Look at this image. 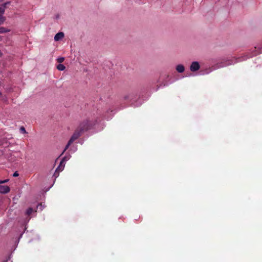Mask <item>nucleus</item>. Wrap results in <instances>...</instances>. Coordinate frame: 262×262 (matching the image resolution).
<instances>
[{
	"mask_svg": "<svg viewBox=\"0 0 262 262\" xmlns=\"http://www.w3.org/2000/svg\"><path fill=\"white\" fill-rule=\"evenodd\" d=\"M64 162H65V158H63L62 159V160L61 161L59 165L56 168L55 172L62 171L63 169V168L64 167Z\"/></svg>",
	"mask_w": 262,
	"mask_h": 262,
	"instance_id": "4",
	"label": "nucleus"
},
{
	"mask_svg": "<svg viewBox=\"0 0 262 262\" xmlns=\"http://www.w3.org/2000/svg\"><path fill=\"white\" fill-rule=\"evenodd\" d=\"M64 33L62 32H58L54 36V40L56 41L61 40L64 37Z\"/></svg>",
	"mask_w": 262,
	"mask_h": 262,
	"instance_id": "5",
	"label": "nucleus"
},
{
	"mask_svg": "<svg viewBox=\"0 0 262 262\" xmlns=\"http://www.w3.org/2000/svg\"><path fill=\"white\" fill-rule=\"evenodd\" d=\"M8 181H9L8 179H6V180H3V181L0 180V184L6 183L8 182Z\"/></svg>",
	"mask_w": 262,
	"mask_h": 262,
	"instance_id": "15",
	"label": "nucleus"
},
{
	"mask_svg": "<svg viewBox=\"0 0 262 262\" xmlns=\"http://www.w3.org/2000/svg\"><path fill=\"white\" fill-rule=\"evenodd\" d=\"M2 96V93L1 92H0V97Z\"/></svg>",
	"mask_w": 262,
	"mask_h": 262,
	"instance_id": "18",
	"label": "nucleus"
},
{
	"mask_svg": "<svg viewBox=\"0 0 262 262\" xmlns=\"http://www.w3.org/2000/svg\"><path fill=\"white\" fill-rule=\"evenodd\" d=\"M18 176H19V174H18V172H17V171H15V172L13 173V176L14 177H18Z\"/></svg>",
	"mask_w": 262,
	"mask_h": 262,
	"instance_id": "16",
	"label": "nucleus"
},
{
	"mask_svg": "<svg viewBox=\"0 0 262 262\" xmlns=\"http://www.w3.org/2000/svg\"><path fill=\"white\" fill-rule=\"evenodd\" d=\"M57 69L59 70V71H63L65 70L66 69V67L62 64H59L57 66Z\"/></svg>",
	"mask_w": 262,
	"mask_h": 262,
	"instance_id": "7",
	"label": "nucleus"
},
{
	"mask_svg": "<svg viewBox=\"0 0 262 262\" xmlns=\"http://www.w3.org/2000/svg\"><path fill=\"white\" fill-rule=\"evenodd\" d=\"M70 156H65L64 157H63V158H65V162L68 161V160L70 159Z\"/></svg>",
	"mask_w": 262,
	"mask_h": 262,
	"instance_id": "17",
	"label": "nucleus"
},
{
	"mask_svg": "<svg viewBox=\"0 0 262 262\" xmlns=\"http://www.w3.org/2000/svg\"><path fill=\"white\" fill-rule=\"evenodd\" d=\"M20 133H23V134H26L27 133V132L26 131V129L25 128V127L24 126H21L20 127Z\"/></svg>",
	"mask_w": 262,
	"mask_h": 262,
	"instance_id": "12",
	"label": "nucleus"
},
{
	"mask_svg": "<svg viewBox=\"0 0 262 262\" xmlns=\"http://www.w3.org/2000/svg\"><path fill=\"white\" fill-rule=\"evenodd\" d=\"M57 61L59 62V63H62V62H63V61L64 60V57H59L58 58H57Z\"/></svg>",
	"mask_w": 262,
	"mask_h": 262,
	"instance_id": "14",
	"label": "nucleus"
},
{
	"mask_svg": "<svg viewBox=\"0 0 262 262\" xmlns=\"http://www.w3.org/2000/svg\"><path fill=\"white\" fill-rule=\"evenodd\" d=\"M5 12V9L3 7L2 5L0 7V14H4Z\"/></svg>",
	"mask_w": 262,
	"mask_h": 262,
	"instance_id": "11",
	"label": "nucleus"
},
{
	"mask_svg": "<svg viewBox=\"0 0 262 262\" xmlns=\"http://www.w3.org/2000/svg\"><path fill=\"white\" fill-rule=\"evenodd\" d=\"M89 129V127L87 125V122L85 123V124H81L79 128L76 129L70 139L68 142V144L66 146V147L62 152V154L69 148L70 145L76 139H77L80 136L84 130H88Z\"/></svg>",
	"mask_w": 262,
	"mask_h": 262,
	"instance_id": "1",
	"label": "nucleus"
},
{
	"mask_svg": "<svg viewBox=\"0 0 262 262\" xmlns=\"http://www.w3.org/2000/svg\"><path fill=\"white\" fill-rule=\"evenodd\" d=\"M6 20L5 17L3 15L0 14V25H2Z\"/></svg>",
	"mask_w": 262,
	"mask_h": 262,
	"instance_id": "9",
	"label": "nucleus"
},
{
	"mask_svg": "<svg viewBox=\"0 0 262 262\" xmlns=\"http://www.w3.org/2000/svg\"><path fill=\"white\" fill-rule=\"evenodd\" d=\"M10 188L7 185H0V193L6 194L9 192Z\"/></svg>",
	"mask_w": 262,
	"mask_h": 262,
	"instance_id": "3",
	"label": "nucleus"
},
{
	"mask_svg": "<svg viewBox=\"0 0 262 262\" xmlns=\"http://www.w3.org/2000/svg\"><path fill=\"white\" fill-rule=\"evenodd\" d=\"M33 212V210L32 208H29L26 211V214L30 215Z\"/></svg>",
	"mask_w": 262,
	"mask_h": 262,
	"instance_id": "10",
	"label": "nucleus"
},
{
	"mask_svg": "<svg viewBox=\"0 0 262 262\" xmlns=\"http://www.w3.org/2000/svg\"><path fill=\"white\" fill-rule=\"evenodd\" d=\"M10 32V30L4 27H0V33H4Z\"/></svg>",
	"mask_w": 262,
	"mask_h": 262,
	"instance_id": "8",
	"label": "nucleus"
},
{
	"mask_svg": "<svg viewBox=\"0 0 262 262\" xmlns=\"http://www.w3.org/2000/svg\"><path fill=\"white\" fill-rule=\"evenodd\" d=\"M176 69L179 73H182L185 71V67L183 64H178L176 66Z\"/></svg>",
	"mask_w": 262,
	"mask_h": 262,
	"instance_id": "6",
	"label": "nucleus"
},
{
	"mask_svg": "<svg viewBox=\"0 0 262 262\" xmlns=\"http://www.w3.org/2000/svg\"><path fill=\"white\" fill-rule=\"evenodd\" d=\"M200 69V66L198 61H193L190 66V70L193 72L198 71Z\"/></svg>",
	"mask_w": 262,
	"mask_h": 262,
	"instance_id": "2",
	"label": "nucleus"
},
{
	"mask_svg": "<svg viewBox=\"0 0 262 262\" xmlns=\"http://www.w3.org/2000/svg\"><path fill=\"white\" fill-rule=\"evenodd\" d=\"M10 3H11L10 2H6V3H4V4H3V5H2V6H3V7L6 9V8L7 7V6L10 4Z\"/></svg>",
	"mask_w": 262,
	"mask_h": 262,
	"instance_id": "13",
	"label": "nucleus"
}]
</instances>
